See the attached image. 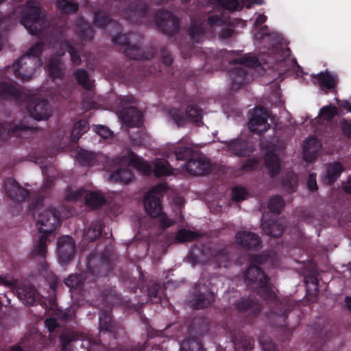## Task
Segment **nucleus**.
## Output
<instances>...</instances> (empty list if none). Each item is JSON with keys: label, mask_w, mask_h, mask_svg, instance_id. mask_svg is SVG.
Listing matches in <instances>:
<instances>
[{"label": "nucleus", "mask_w": 351, "mask_h": 351, "mask_svg": "<svg viewBox=\"0 0 351 351\" xmlns=\"http://www.w3.org/2000/svg\"><path fill=\"white\" fill-rule=\"evenodd\" d=\"M77 159L82 165L86 167L101 165L104 169H109L127 165L136 169L145 175L149 174L152 171L147 162L132 151H128L127 154L121 156L110 158L100 152L94 153L82 150L77 154Z\"/></svg>", "instance_id": "obj_1"}, {"label": "nucleus", "mask_w": 351, "mask_h": 351, "mask_svg": "<svg viewBox=\"0 0 351 351\" xmlns=\"http://www.w3.org/2000/svg\"><path fill=\"white\" fill-rule=\"evenodd\" d=\"M45 43L38 41L32 46L25 55L13 62L12 69L17 79L29 81L36 68L43 65L40 58L45 49Z\"/></svg>", "instance_id": "obj_2"}, {"label": "nucleus", "mask_w": 351, "mask_h": 351, "mask_svg": "<svg viewBox=\"0 0 351 351\" xmlns=\"http://www.w3.org/2000/svg\"><path fill=\"white\" fill-rule=\"evenodd\" d=\"M117 260L116 253L106 247L102 252H91L87 258V269L97 278L107 276L114 267Z\"/></svg>", "instance_id": "obj_3"}, {"label": "nucleus", "mask_w": 351, "mask_h": 351, "mask_svg": "<svg viewBox=\"0 0 351 351\" xmlns=\"http://www.w3.org/2000/svg\"><path fill=\"white\" fill-rule=\"evenodd\" d=\"M267 19V17L263 14H259L257 16L254 23V26L256 29L254 38L261 43H269L268 45L265 47L267 50L262 51V53L263 55L267 53L269 55L268 58L271 60H274V57L273 56L279 54L282 49L281 46L282 37L278 33L270 32L267 25L261 26Z\"/></svg>", "instance_id": "obj_4"}, {"label": "nucleus", "mask_w": 351, "mask_h": 351, "mask_svg": "<svg viewBox=\"0 0 351 351\" xmlns=\"http://www.w3.org/2000/svg\"><path fill=\"white\" fill-rule=\"evenodd\" d=\"M21 24L31 35L42 36L47 25L46 16L34 0H27L23 8Z\"/></svg>", "instance_id": "obj_5"}, {"label": "nucleus", "mask_w": 351, "mask_h": 351, "mask_svg": "<svg viewBox=\"0 0 351 351\" xmlns=\"http://www.w3.org/2000/svg\"><path fill=\"white\" fill-rule=\"evenodd\" d=\"M121 29L117 32L114 28V32L117 34L112 38V42L115 45H124V54L126 57L133 60H150L155 53L156 50L153 47L142 49L138 44L132 45L127 34H120Z\"/></svg>", "instance_id": "obj_6"}, {"label": "nucleus", "mask_w": 351, "mask_h": 351, "mask_svg": "<svg viewBox=\"0 0 351 351\" xmlns=\"http://www.w3.org/2000/svg\"><path fill=\"white\" fill-rule=\"evenodd\" d=\"M223 64L228 63V74L231 80V91L241 88V51H221Z\"/></svg>", "instance_id": "obj_7"}, {"label": "nucleus", "mask_w": 351, "mask_h": 351, "mask_svg": "<svg viewBox=\"0 0 351 351\" xmlns=\"http://www.w3.org/2000/svg\"><path fill=\"white\" fill-rule=\"evenodd\" d=\"M119 101L123 107L119 116L123 123L129 128L141 127L143 125L142 112L136 107L124 106L126 104L135 103L134 97L132 95L120 96Z\"/></svg>", "instance_id": "obj_8"}, {"label": "nucleus", "mask_w": 351, "mask_h": 351, "mask_svg": "<svg viewBox=\"0 0 351 351\" xmlns=\"http://www.w3.org/2000/svg\"><path fill=\"white\" fill-rule=\"evenodd\" d=\"M154 21L158 31L167 36H172L180 31V21L171 12L158 10L154 15Z\"/></svg>", "instance_id": "obj_9"}, {"label": "nucleus", "mask_w": 351, "mask_h": 351, "mask_svg": "<svg viewBox=\"0 0 351 351\" xmlns=\"http://www.w3.org/2000/svg\"><path fill=\"white\" fill-rule=\"evenodd\" d=\"M165 187L162 184L155 186L146 194L144 199V207L146 213L152 218L159 217L158 219H169L160 216L162 204L160 197L162 195Z\"/></svg>", "instance_id": "obj_10"}, {"label": "nucleus", "mask_w": 351, "mask_h": 351, "mask_svg": "<svg viewBox=\"0 0 351 351\" xmlns=\"http://www.w3.org/2000/svg\"><path fill=\"white\" fill-rule=\"evenodd\" d=\"M205 30L202 23L193 22L187 30L190 43L184 44L181 42L179 44V49L183 58L186 59L191 56L193 52V45L201 43L204 36Z\"/></svg>", "instance_id": "obj_11"}, {"label": "nucleus", "mask_w": 351, "mask_h": 351, "mask_svg": "<svg viewBox=\"0 0 351 351\" xmlns=\"http://www.w3.org/2000/svg\"><path fill=\"white\" fill-rule=\"evenodd\" d=\"M269 62V60H265L263 55L256 57L253 54H243V85L245 82H249L248 73L252 70L257 72L258 75H263L266 68L264 64Z\"/></svg>", "instance_id": "obj_12"}, {"label": "nucleus", "mask_w": 351, "mask_h": 351, "mask_svg": "<svg viewBox=\"0 0 351 351\" xmlns=\"http://www.w3.org/2000/svg\"><path fill=\"white\" fill-rule=\"evenodd\" d=\"M268 117V112L265 108H254L248 123L250 131L258 135L264 134L270 128V125L267 122Z\"/></svg>", "instance_id": "obj_13"}, {"label": "nucleus", "mask_w": 351, "mask_h": 351, "mask_svg": "<svg viewBox=\"0 0 351 351\" xmlns=\"http://www.w3.org/2000/svg\"><path fill=\"white\" fill-rule=\"evenodd\" d=\"M64 34L62 30L52 32L49 38L47 39L51 47L55 48L58 45L65 47L68 53L71 56V60L74 65H80L82 63L80 52L71 45V43L66 40Z\"/></svg>", "instance_id": "obj_14"}, {"label": "nucleus", "mask_w": 351, "mask_h": 351, "mask_svg": "<svg viewBox=\"0 0 351 351\" xmlns=\"http://www.w3.org/2000/svg\"><path fill=\"white\" fill-rule=\"evenodd\" d=\"M26 108L31 117L37 121L46 120L51 116V107L47 99L30 98Z\"/></svg>", "instance_id": "obj_15"}, {"label": "nucleus", "mask_w": 351, "mask_h": 351, "mask_svg": "<svg viewBox=\"0 0 351 351\" xmlns=\"http://www.w3.org/2000/svg\"><path fill=\"white\" fill-rule=\"evenodd\" d=\"M149 11V5L143 0L132 2L125 11L124 16L132 23H143Z\"/></svg>", "instance_id": "obj_16"}, {"label": "nucleus", "mask_w": 351, "mask_h": 351, "mask_svg": "<svg viewBox=\"0 0 351 351\" xmlns=\"http://www.w3.org/2000/svg\"><path fill=\"white\" fill-rule=\"evenodd\" d=\"M245 283L252 287V289H262L263 291L269 293L267 285V278L256 266L252 265L245 273Z\"/></svg>", "instance_id": "obj_17"}, {"label": "nucleus", "mask_w": 351, "mask_h": 351, "mask_svg": "<svg viewBox=\"0 0 351 351\" xmlns=\"http://www.w3.org/2000/svg\"><path fill=\"white\" fill-rule=\"evenodd\" d=\"M58 258L62 263H68L75 253V245L71 237L64 236L58 239L57 243Z\"/></svg>", "instance_id": "obj_18"}, {"label": "nucleus", "mask_w": 351, "mask_h": 351, "mask_svg": "<svg viewBox=\"0 0 351 351\" xmlns=\"http://www.w3.org/2000/svg\"><path fill=\"white\" fill-rule=\"evenodd\" d=\"M5 191L7 196L16 202H25L29 196V191L22 187L12 178H8L5 180Z\"/></svg>", "instance_id": "obj_19"}, {"label": "nucleus", "mask_w": 351, "mask_h": 351, "mask_svg": "<svg viewBox=\"0 0 351 351\" xmlns=\"http://www.w3.org/2000/svg\"><path fill=\"white\" fill-rule=\"evenodd\" d=\"M184 168L191 175L204 176L211 171L212 165L208 160L199 157L189 160L186 162Z\"/></svg>", "instance_id": "obj_20"}, {"label": "nucleus", "mask_w": 351, "mask_h": 351, "mask_svg": "<svg viewBox=\"0 0 351 351\" xmlns=\"http://www.w3.org/2000/svg\"><path fill=\"white\" fill-rule=\"evenodd\" d=\"M344 170L345 168L340 162L335 161L328 163L325 173L322 176V183L331 186L338 180Z\"/></svg>", "instance_id": "obj_21"}, {"label": "nucleus", "mask_w": 351, "mask_h": 351, "mask_svg": "<svg viewBox=\"0 0 351 351\" xmlns=\"http://www.w3.org/2000/svg\"><path fill=\"white\" fill-rule=\"evenodd\" d=\"M312 77L317 80V84L322 90L325 89L328 90H334L339 82L337 75L328 71H321L316 75H313Z\"/></svg>", "instance_id": "obj_22"}, {"label": "nucleus", "mask_w": 351, "mask_h": 351, "mask_svg": "<svg viewBox=\"0 0 351 351\" xmlns=\"http://www.w3.org/2000/svg\"><path fill=\"white\" fill-rule=\"evenodd\" d=\"M320 148V142L314 136L309 137L304 143V160L308 162H312L315 161L318 157Z\"/></svg>", "instance_id": "obj_23"}, {"label": "nucleus", "mask_w": 351, "mask_h": 351, "mask_svg": "<svg viewBox=\"0 0 351 351\" xmlns=\"http://www.w3.org/2000/svg\"><path fill=\"white\" fill-rule=\"evenodd\" d=\"M18 298L25 305H33L39 298L36 288L32 285H22L16 291Z\"/></svg>", "instance_id": "obj_24"}, {"label": "nucleus", "mask_w": 351, "mask_h": 351, "mask_svg": "<svg viewBox=\"0 0 351 351\" xmlns=\"http://www.w3.org/2000/svg\"><path fill=\"white\" fill-rule=\"evenodd\" d=\"M208 330L209 322L204 317L194 318L189 327V335L194 338L203 336L208 332Z\"/></svg>", "instance_id": "obj_25"}, {"label": "nucleus", "mask_w": 351, "mask_h": 351, "mask_svg": "<svg viewBox=\"0 0 351 351\" xmlns=\"http://www.w3.org/2000/svg\"><path fill=\"white\" fill-rule=\"evenodd\" d=\"M93 21L95 25L100 28H104L110 25L113 28H116L117 32L121 30V25L118 22L112 21L109 14L102 10L95 12Z\"/></svg>", "instance_id": "obj_26"}, {"label": "nucleus", "mask_w": 351, "mask_h": 351, "mask_svg": "<svg viewBox=\"0 0 351 351\" xmlns=\"http://www.w3.org/2000/svg\"><path fill=\"white\" fill-rule=\"evenodd\" d=\"M265 164L269 176L271 178L277 176L280 171V164L278 156L273 151L267 152L265 155Z\"/></svg>", "instance_id": "obj_27"}, {"label": "nucleus", "mask_w": 351, "mask_h": 351, "mask_svg": "<svg viewBox=\"0 0 351 351\" xmlns=\"http://www.w3.org/2000/svg\"><path fill=\"white\" fill-rule=\"evenodd\" d=\"M134 179L133 172L127 168L119 169L109 175L111 182L128 184Z\"/></svg>", "instance_id": "obj_28"}, {"label": "nucleus", "mask_w": 351, "mask_h": 351, "mask_svg": "<svg viewBox=\"0 0 351 351\" xmlns=\"http://www.w3.org/2000/svg\"><path fill=\"white\" fill-rule=\"evenodd\" d=\"M213 302L214 295L212 293H199L195 295L194 298L189 302V305L195 309H200L208 307Z\"/></svg>", "instance_id": "obj_29"}, {"label": "nucleus", "mask_w": 351, "mask_h": 351, "mask_svg": "<svg viewBox=\"0 0 351 351\" xmlns=\"http://www.w3.org/2000/svg\"><path fill=\"white\" fill-rule=\"evenodd\" d=\"M47 68L51 78L62 80L64 77V69L62 67V62L58 58H51Z\"/></svg>", "instance_id": "obj_30"}, {"label": "nucleus", "mask_w": 351, "mask_h": 351, "mask_svg": "<svg viewBox=\"0 0 351 351\" xmlns=\"http://www.w3.org/2000/svg\"><path fill=\"white\" fill-rule=\"evenodd\" d=\"M75 79L79 86L86 90H91L94 86L93 82L90 80L89 75L84 69H77L73 73Z\"/></svg>", "instance_id": "obj_31"}, {"label": "nucleus", "mask_w": 351, "mask_h": 351, "mask_svg": "<svg viewBox=\"0 0 351 351\" xmlns=\"http://www.w3.org/2000/svg\"><path fill=\"white\" fill-rule=\"evenodd\" d=\"M0 97L19 100L21 98V92L13 84L7 82H0Z\"/></svg>", "instance_id": "obj_32"}, {"label": "nucleus", "mask_w": 351, "mask_h": 351, "mask_svg": "<svg viewBox=\"0 0 351 351\" xmlns=\"http://www.w3.org/2000/svg\"><path fill=\"white\" fill-rule=\"evenodd\" d=\"M82 334H79L75 331L65 332L60 336L62 351H71L70 343L77 339H84Z\"/></svg>", "instance_id": "obj_33"}, {"label": "nucleus", "mask_w": 351, "mask_h": 351, "mask_svg": "<svg viewBox=\"0 0 351 351\" xmlns=\"http://www.w3.org/2000/svg\"><path fill=\"white\" fill-rule=\"evenodd\" d=\"M99 329L102 331L114 332L115 326L110 315V310H102L99 316Z\"/></svg>", "instance_id": "obj_34"}, {"label": "nucleus", "mask_w": 351, "mask_h": 351, "mask_svg": "<svg viewBox=\"0 0 351 351\" xmlns=\"http://www.w3.org/2000/svg\"><path fill=\"white\" fill-rule=\"evenodd\" d=\"M103 225L100 221H93L84 232L86 239L89 241H94L100 237Z\"/></svg>", "instance_id": "obj_35"}, {"label": "nucleus", "mask_w": 351, "mask_h": 351, "mask_svg": "<svg viewBox=\"0 0 351 351\" xmlns=\"http://www.w3.org/2000/svg\"><path fill=\"white\" fill-rule=\"evenodd\" d=\"M85 203L89 207L99 208L106 203V199L101 193L91 191L86 193Z\"/></svg>", "instance_id": "obj_36"}, {"label": "nucleus", "mask_w": 351, "mask_h": 351, "mask_svg": "<svg viewBox=\"0 0 351 351\" xmlns=\"http://www.w3.org/2000/svg\"><path fill=\"white\" fill-rule=\"evenodd\" d=\"M298 176L290 172L282 179V186L289 193H292L296 191L298 186Z\"/></svg>", "instance_id": "obj_37"}, {"label": "nucleus", "mask_w": 351, "mask_h": 351, "mask_svg": "<svg viewBox=\"0 0 351 351\" xmlns=\"http://www.w3.org/2000/svg\"><path fill=\"white\" fill-rule=\"evenodd\" d=\"M285 206V201L283 197L279 195L270 197L267 208L269 210L274 214H280Z\"/></svg>", "instance_id": "obj_38"}, {"label": "nucleus", "mask_w": 351, "mask_h": 351, "mask_svg": "<svg viewBox=\"0 0 351 351\" xmlns=\"http://www.w3.org/2000/svg\"><path fill=\"white\" fill-rule=\"evenodd\" d=\"M89 129L88 121L85 120H80L73 126L71 132V140L74 143H77L80 137L86 133Z\"/></svg>", "instance_id": "obj_39"}, {"label": "nucleus", "mask_w": 351, "mask_h": 351, "mask_svg": "<svg viewBox=\"0 0 351 351\" xmlns=\"http://www.w3.org/2000/svg\"><path fill=\"white\" fill-rule=\"evenodd\" d=\"M261 226L264 232L271 237H278L282 233V228L276 221H263Z\"/></svg>", "instance_id": "obj_40"}, {"label": "nucleus", "mask_w": 351, "mask_h": 351, "mask_svg": "<svg viewBox=\"0 0 351 351\" xmlns=\"http://www.w3.org/2000/svg\"><path fill=\"white\" fill-rule=\"evenodd\" d=\"M261 246L259 237L252 232L243 233V249L256 250Z\"/></svg>", "instance_id": "obj_41"}, {"label": "nucleus", "mask_w": 351, "mask_h": 351, "mask_svg": "<svg viewBox=\"0 0 351 351\" xmlns=\"http://www.w3.org/2000/svg\"><path fill=\"white\" fill-rule=\"evenodd\" d=\"M56 7L62 14H73L79 9L77 3L69 0H58Z\"/></svg>", "instance_id": "obj_42"}, {"label": "nucleus", "mask_w": 351, "mask_h": 351, "mask_svg": "<svg viewBox=\"0 0 351 351\" xmlns=\"http://www.w3.org/2000/svg\"><path fill=\"white\" fill-rule=\"evenodd\" d=\"M180 351H203L202 343L197 338L184 340L180 346Z\"/></svg>", "instance_id": "obj_43"}, {"label": "nucleus", "mask_w": 351, "mask_h": 351, "mask_svg": "<svg viewBox=\"0 0 351 351\" xmlns=\"http://www.w3.org/2000/svg\"><path fill=\"white\" fill-rule=\"evenodd\" d=\"M59 225L58 221L56 223H51V221H38L36 224L38 231L43 235H47V239H48L49 235L55 231Z\"/></svg>", "instance_id": "obj_44"}, {"label": "nucleus", "mask_w": 351, "mask_h": 351, "mask_svg": "<svg viewBox=\"0 0 351 351\" xmlns=\"http://www.w3.org/2000/svg\"><path fill=\"white\" fill-rule=\"evenodd\" d=\"M202 236L203 234L200 232L182 229L177 232L176 239L180 242H189L198 239Z\"/></svg>", "instance_id": "obj_45"}, {"label": "nucleus", "mask_w": 351, "mask_h": 351, "mask_svg": "<svg viewBox=\"0 0 351 351\" xmlns=\"http://www.w3.org/2000/svg\"><path fill=\"white\" fill-rule=\"evenodd\" d=\"M203 111L197 105H189L186 109V117L194 123L200 122L202 119Z\"/></svg>", "instance_id": "obj_46"}, {"label": "nucleus", "mask_w": 351, "mask_h": 351, "mask_svg": "<svg viewBox=\"0 0 351 351\" xmlns=\"http://www.w3.org/2000/svg\"><path fill=\"white\" fill-rule=\"evenodd\" d=\"M10 304V300L7 299L6 296L0 298V311L12 319H16L18 317V311L12 306H8Z\"/></svg>", "instance_id": "obj_47"}, {"label": "nucleus", "mask_w": 351, "mask_h": 351, "mask_svg": "<svg viewBox=\"0 0 351 351\" xmlns=\"http://www.w3.org/2000/svg\"><path fill=\"white\" fill-rule=\"evenodd\" d=\"M101 297L104 302L108 304L109 310L111 309V306L120 302L119 295L111 289H104L102 292Z\"/></svg>", "instance_id": "obj_48"}, {"label": "nucleus", "mask_w": 351, "mask_h": 351, "mask_svg": "<svg viewBox=\"0 0 351 351\" xmlns=\"http://www.w3.org/2000/svg\"><path fill=\"white\" fill-rule=\"evenodd\" d=\"M172 170L173 168L166 160L158 161L154 165V174L158 178L171 175Z\"/></svg>", "instance_id": "obj_49"}, {"label": "nucleus", "mask_w": 351, "mask_h": 351, "mask_svg": "<svg viewBox=\"0 0 351 351\" xmlns=\"http://www.w3.org/2000/svg\"><path fill=\"white\" fill-rule=\"evenodd\" d=\"M177 160H186L192 159L194 156V150L189 147H177L174 151Z\"/></svg>", "instance_id": "obj_50"}, {"label": "nucleus", "mask_w": 351, "mask_h": 351, "mask_svg": "<svg viewBox=\"0 0 351 351\" xmlns=\"http://www.w3.org/2000/svg\"><path fill=\"white\" fill-rule=\"evenodd\" d=\"M48 239H47V235H42L38 241L36 243L33 251L32 252V255L34 256H45V254L47 252V241Z\"/></svg>", "instance_id": "obj_51"}, {"label": "nucleus", "mask_w": 351, "mask_h": 351, "mask_svg": "<svg viewBox=\"0 0 351 351\" xmlns=\"http://www.w3.org/2000/svg\"><path fill=\"white\" fill-rule=\"evenodd\" d=\"M337 114H338L337 108L331 104L326 106H323L319 110V115L324 121H330Z\"/></svg>", "instance_id": "obj_52"}, {"label": "nucleus", "mask_w": 351, "mask_h": 351, "mask_svg": "<svg viewBox=\"0 0 351 351\" xmlns=\"http://www.w3.org/2000/svg\"><path fill=\"white\" fill-rule=\"evenodd\" d=\"M78 29L79 36L82 41H89L93 38L94 32L89 24L86 23L81 24Z\"/></svg>", "instance_id": "obj_53"}, {"label": "nucleus", "mask_w": 351, "mask_h": 351, "mask_svg": "<svg viewBox=\"0 0 351 351\" xmlns=\"http://www.w3.org/2000/svg\"><path fill=\"white\" fill-rule=\"evenodd\" d=\"M169 114L178 126L183 125L186 123L185 116L182 110L173 108L169 110Z\"/></svg>", "instance_id": "obj_54"}, {"label": "nucleus", "mask_w": 351, "mask_h": 351, "mask_svg": "<svg viewBox=\"0 0 351 351\" xmlns=\"http://www.w3.org/2000/svg\"><path fill=\"white\" fill-rule=\"evenodd\" d=\"M228 148L234 155L241 157V139L232 140L228 143Z\"/></svg>", "instance_id": "obj_55"}, {"label": "nucleus", "mask_w": 351, "mask_h": 351, "mask_svg": "<svg viewBox=\"0 0 351 351\" xmlns=\"http://www.w3.org/2000/svg\"><path fill=\"white\" fill-rule=\"evenodd\" d=\"M36 130V128L33 126H28L22 123L15 125L12 130V132L15 135L23 136L24 132H33Z\"/></svg>", "instance_id": "obj_56"}, {"label": "nucleus", "mask_w": 351, "mask_h": 351, "mask_svg": "<svg viewBox=\"0 0 351 351\" xmlns=\"http://www.w3.org/2000/svg\"><path fill=\"white\" fill-rule=\"evenodd\" d=\"M162 64L166 66H170L173 61V57L169 51L165 47L160 49Z\"/></svg>", "instance_id": "obj_57"}, {"label": "nucleus", "mask_w": 351, "mask_h": 351, "mask_svg": "<svg viewBox=\"0 0 351 351\" xmlns=\"http://www.w3.org/2000/svg\"><path fill=\"white\" fill-rule=\"evenodd\" d=\"M217 1L223 8L230 11L235 10L239 5L237 0H217Z\"/></svg>", "instance_id": "obj_58"}, {"label": "nucleus", "mask_w": 351, "mask_h": 351, "mask_svg": "<svg viewBox=\"0 0 351 351\" xmlns=\"http://www.w3.org/2000/svg\"><path fill=\"white\" fill-rule=\"evenodd\" d=\"M64 282L66 286L71 288H76L80 286L81 279L77 275L72 274L64 280Z\"/></svg>", "instance_id": "obj_59"}, {"label": "nucleus", "mask_w": 351, "mask_h": 351, "mask_svg": "<svg viewBox=\"0 0 351 351\" xmlns=\"http://www.w3.org/2000/svg\"><path fill=\"white\" fill-rule=\"evenodd\" d=\"M306 186L307 189L311 192L317 191L318 186L316 181V173H311L309 174L306 182Z\"/></svg>", "instance_id": "obj_60"}, {"label": "nucleus", "mask_w": 351, "mask_h": 351, "mask_svg": "<svg viewBox=\"0 0 351 351\" xmlns=\"http://www.w3.org/2000/svg\"><path fill=\"white\" fill-rule=\"evenodd\" d=\"M95 132L103 138H108L111 137L112 134V132L108 127L101 125L96 127Z\"/></svg>", "instance_id": "obj_61"}, {"label": "nucleus", "mask_w": 351, "mask_h": 351, "mask_svg": "<svg viewBox=\"0 0 351 351\" xmlns=\"http://www.w3.org/2000/svg\"><path fill=\"white\" fill-rule=\"evenodd\" d=\"M84 193L83 191H70L67 193L66 199L68 201H77L82 199L84 197Z\"/></svg>", "instance_id": "obj_62"}, {"label": "nucleus", "mask_w": 351, "mask_h": 351, "mask_svg": "<svg viewBox=\"0 0 351 351\" xmlns=\"http://www.w3.org/2000/svg\"><path fill=\"white\" fill-rule=\"evenodd\" d=\"M206 22L208 25L212 27L222 25L223 23V20L218 15L212 14L208 17Z\"/></svg>", "instance_id": "obj_63"}, {"label": "nucleus", "mask_w": 351, "mask_h": 351, "mask_svg": "<svg viewBox=\"0 0 351 351\" xmlns=\"http://www.w3.org/2000/svg\"><path fill=\"white\" fill-rule=\"evenodd\" d=\"M343 134L349 139H351V121L344 119L341 123Z\"/></svg>", "instance_id": "obj_64"}]
</instances>
